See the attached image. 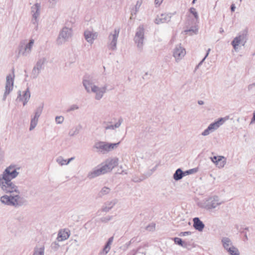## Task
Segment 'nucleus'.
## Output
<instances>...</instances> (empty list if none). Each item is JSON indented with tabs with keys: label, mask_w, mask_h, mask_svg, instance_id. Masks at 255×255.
Instances as JSON below:
<instances>
[{
	"label": "nucleus",
	"mask_w": 255,
	"mask_h": 255,
	"mask_svg": "<svg viewBox=\"0 0 255 255\" xmlns=\"http://www.w3.org/2000/svg\"><path fill=\"white\" fill-rule=\"evenodd\" d=\"M18 174L15 166L12 165L7 167L0 174V189L5 193L10 194V195H4L0 198V201L2 204L18 207L25 203V200L19 195L18 187L12 181Z\"/></svg>",
	"instance_id": "obj_1"
},
{
	"label": "nucleus",
	"mask_w": 255,
	"mask_h": 255,
	"mask_svg": "<svg viewBox=\"0 0 255 255\" xmlns=\"http://www.w3.org/2000/svg\"><path fill=\"white\" fill-rule=\"evenodd\" d=\"M82 83L88 93L92 92L95 94V98L97 100H100L103 98L107 89L106 85L102 87L94 85L93 77L90 75L86 74L84 76Z\"/></svg>",
	"instance_id": "obj_2"
},
{
	"label": "nucleus",
	"mask_w": 255,
	"mask_h": 255,
	"mask_svg": "<svg viewBox=\"0 0 255 255\" xmlns=\"http://www.w3.org/2000/svg\"><path fill=\"white\" fill-rule=\"evenodd\" d=\"M217 196L210 197L205 200H204L199 203V206L207 210H211L216 208L217 206L222 204Z\"/></svg>",
	"instance_id": "obj_3"
},
{
	"label": "nucleus",
	"mask_w": 255,
	"mask_h": 255,
	"mask_svg": "<svg viewBox=\"0 0 255 255\" xmlns=\"http://www.w3.org/2000/svg\"><path fill=\"white\" fill-rule=\"evenodd\" d=\"M48 60L45 57H39L31 71V77L32 79L38 77L41 71L44 70L45 65L47 63Z\"/></svg>",
	"instance_id": "obj_4"
},
{
	"label": "nucleus",
	"mask_w": 255,
	"mask_h": 255,
	"mask_svg": "<svg viewBox=\"0 0 255 255\" xmlns=\"http://www.w3.org/2000/svg\"><path fill=\"white\" fill-rule=\"evenodd\" d=\"M119 143L120 142L112 143L104 141H99L95 143L94 147L96 149L97 152L105 154L116 148Z\"/></svg>",
	"instance_id": "obj_5"
},
{
	"label": "nucleus",
	"mask_w": 255,
	"mask_h": 255,
	"mask_svg": "<svg viewBox=\"0 0 255 255\" xmlns=\"http://www.w3.org/2000/svg\"><path fill=\"white\" fill-rule=\"evenodd\" d=\"M72 36V30L70 28L64 27L59 32L56 39V43L58 45L64 44Z\"/></svg>",
	"instance_id": "obj_6"
},
{
	"label": "nucleus",
	"mask_w": 255,
	"mask_h": 255,
	"mask_svg": "<svg viewBox=\"0 0 255 255\" xmlns=\"http://www.w3.org/2000/svg\"><path fill=\"white\" fill-rule=\"evenodd\" d=\"M228 119L229 117L227 116L224 118H219L218 120L210 124L208 128L202 132V135L203 136L209 135L211 132L217 129Z\"/></svg>",
	"instance_id": "obj_7"
},
{
	"label": "nucleus",
	"mask_w": 255,
	"mask_h": 255,
	"mask_svg": "<svg viewBox=\"0 0 255 255\" xmlns=\"http://www.w3.org/2000/svg\"><path fill=\"white\" fill-rule=\"evenodd\" d=\"M120 29L115 28L113 33H111L108 36V48L112 51L117 50V44Z\"/></svg>",
	"instance_id": "obj_8"
},
{
	"label": "nucleus",
	"mask_w": 255,
	"mask_h": 255,
	"mask_svg": "<svg viewBox=\"0 0 255 255\" xmlns=\"http://www.w3.org/2000/svg\"><path fill=\"white\" fill-rule=\"evenodd\" d=\"M144 29L143 25H139L136 29L134 41L137 45L138 48L141 50L144 40Z\"/></svg>",
	"instance_id": "obj_9"
},
{
	"label": "nucleus",
	"mask_w": 255,
	"mask_h": 255,
	"mask_svg": "<svg viewBox=\"0 0 255 255\" xmlns=\"http://www.w3.org/2000/svg\"><path fill=\"white\" fill-rule=\"evenodd\" d=\"M14 75H11L9 74L6 76V81L5 86V91L3 94L2 100L5 101L7 96L10 93V92L12 90L13 87V82H14Z\"/></svg>",
	"instance_id": "obj_10"
},
{
	"label": "nucleus",
	"mask_w": 255,
	"mask_h": 255,
	"mask_svg": "<svg viewBox=\"0 0 255 255\" xmlns=\"http://www.w3.org/2000/svg\"><path fill=\"white\" fill-rule=\"evenodd\" d=\"M41 5L40 3H36L31 6V13L32 15V23L35 25L36 28L38 26V17L40 15Z\"/></svg>",
	"instance_id": "obj_11"
},
{
	"label": "nucleus",
	"mask_w": 255,
	"mask_h": 255,
	"mask_svg": "<svg viewBox=\"0 0 255 255\" xmlns=\"http://www.w3.org/2000/svg\"><path fill=\"white\" fill-rule=\"evenodd\" d=\"M30 97V93L28 88L23 91L22 93L20 91H18V95L16 99L17 102H21L23 105L25 106Z\"/></svg>",
	"instance_id": "obj_12"
},
{
	"label": "nucleus",
	"mask_w": 255,
	"mask_h": 255,
	"mask_svg": "<svg viewBox=\"0 0 255 255\" xmlns=\"http://www.w3.org/2000/svg\"><path fill=\"white\" fill-rule=\"evenodd\" d=\"M123 120L122 118L118 119H112L109 123L106 124L104 128L106 130L112 129L114 130L120 127Z\"/></svg>",
	"instance_id": "obj_13"
},
{
	"label": "nucleus",
	"mask_w": 255,
	"mask_h": 255,
	"mask_svg": "<svg viewBox=\"0 0 255 255\" xmlns=\"http://www.w3.org/2000/svg\"><path fill=\"white\" fill-rule=\"evenodd\" d=\"M118 161L119 160L117 158L106 160L105 164L102 165L106 170V173L111 171L114 167L117 166L118 164Z\"/></svg>",
	"instance_id": "obj_14"
},
{
	"label": "nucleus",
	"mask_w": 255,
	"mask_h": 255,
	"mask_svg": "<svg viewBox=\"0 0 255 255\" xmlns=\"http://www.w3.org/2000/svg\"><path fill=\"white\" fill-rule=\"evenodd\" d=\"M186 51L185 48L181 46V44L177 45L173 50V56L175 58L176 61L180 60L185 55Z\"/></svg>",
	"instance_id": "obj_15"
},
{
	"label": "nucleus",
	"mask_w": 255,
	"mask_h": 255,
	"mask_svg": "<svg viewBox=\"0 0 255 255\" xmlns=\"http://www.w3.org/2000/svg\"><path fill=\"white\" fill-rule=\"evenodd\" d=\"M98 35L97 32L91 31L89 30H86L84 32L85 40L91 45H92L94 43V40L97 39Z\"/></svg>",
	"instance_id": "obj_16"
},
{
	"label": "nucleus",
	"mask_w": 255,
	"mask_h": 255,
	"mask_svg": "<svg viewBox=\"0 0 255 255\" xmlns=\"http://www.w3.org/2000/svg\"><path fill=\"white\" fill-rule=\"evenodd\" d=\"M105 169L103 167L102 165L98 166L94 168L92 171L90 172L88 174V177L90 179L95 178L100 175L106 173Z\"/></svg>",
	"instance_id": "obj_17"
},
{
	"label": "nucleus",
	"mask_w": 255,
	"mask_h": 255,
	"mask_svg": "<svg viewBox=\"0 0 255 255\" xmlns=\"http://www.w3.org/2000/svg\"><path fill=\"white\" fill-rule=\"evenodd\" d=\"M171 18V14H161L157 16L154 20V22L157 24L163 23L169 21Z\"/></svg>",
	"instance_id": "obj_18"
},
{
	"label": "nucleus",
	"mask_w": 255,
	"mask_h": 255,
	"mask_svg": "<svg viewBox=\"0 0 255 255\" xmlns=\"http://www.w3.org/2000/svg\"><path fill=\"white\" fill-rule=\"evenodd\" d=\"M34 41L33 39H31L29 40V42L26 44L24 47V50L22 51L21 47H19V53H21L22 55L23 56H27L31 52L32 47L34 44Z\"/></svg>",
	"instance_id": "obj_19"
},
{
	"label": "nucleus",
	"mask_w": 255,
	"mask_h": 255,
	"mask_svg": "<svg viewBox=\"0 0 255 255\" xmlns=\"http://www.w3.org/2000/svg\"><path fill=\"white\" fill-rule=\"evenodd\" d=\"M193 221L194 228L198 231H202L205 227V225L203 222L201 221L198 217L193 218Z\"/></svg>",
	"instance_id": "obj_20"
},
{
	"label": "nucleus",
	"mask_w": 255,
	"mask_h": 255,
	"mask_svg": "<svg viewBox=\"0 0 255 255\" xmlns=\"http://www.w3.org/2000/svg\"><path fill=\"white\" fill-rule=\"evenodd\" d=\"M70 236L68 230L64 229L59 231L57 240L58 242H62L67 239Z\"/></svg>",
	"instance_id": "obj_21"
},
{
	"label": "nucleus",
	"mask_w": 255,
	"mask_h": 255,
	"mask_svg": "<svg viewBox=\"0 0 255 255\" xmlns=\"http://www.w3.org/2000/svg\"><path fill=\"white\" fill-rule=\"evenodd\" d=\"M118 200L116 199L106 202L103 205L102 210L105 212H109L117 204Z\"/></svg>",
	"instance_id": "obj_22"
},
{
	"label": "nucleus",
	"mask_w": 255,
	"mask_h": 255,
	"mask_svg": "<svg viewBox=\"0 0 255 255\" xmlns=\"http://www.w3.org/2000/svg\"><path fill=\"white\" fill-rule=\"evenodd\" d=\"M40 114L39 113H36L35 115L31 118L30 121V125L29 127V130L31 131L34 129L37 126Z\"/></svg>",
	"instance_id": "obj_23"
},
{
	"label": "nucleus",
	"mask_w": 255,
	"mask_h": 255,
	"mask_svg": "<svg viewBox=\"0 0 255 255\" xmlns=\"http://www.w3.org/2000/svg\"><path fill=\"white\" fill-rule=\"evenodd\" d=\"M248 30L245 29L240 32L238 37L241 40V42H243V45L247 42L248 40Z\"/></svg>",
	"instance_id": "obj_24"
},
{
	"label": "nucleus",
	"mask_w": 255,
	"mask_h": 255,
	"mask_svg": "<svg viewBox=\"0 0 255 255\" xmlns=\"http://www.w3.org/2000/svg\"><path fill=\"white\" fill-rule=\"evenodd\" d=\"M226 163V159L223 156H218L217 160L215 161L216 165L219 168H223Z\"/></svg>",
	"instance_id": "obj_25"
},
{
	"label": "nucleus",
	"mask_w": 255,
	"mask_h": 255,
	"mask_svg": "<svg viewBox=\"0 0 255 255\" xmlns=\"http://www.w3.org/2000/svg\"><path fill=\"white\" fill-rule=\"evenodd\" d=\"M223 246L226 250H228L231 247H234L231 240L227 237H223L221 240Z\"/></svg>",
	"instance_id": "obj_26"
},
{
	"label": "nucleus",
	"mask_w": 255,
	"mask_h": 255,
	"mask_svg": "<svg viewBox=\"0 0 255 255\" xmlns=\"http://www.w3.org/2000/svg\"><path fill=\"white\" fill-rule=\"evenodd\" d=\"M185 176V173L180 168H178L173 174V178L175 180L178 181Z\"/></svg>",
	"instance_id": "obj_27"
},
{
	"label": "nucleus",
	"mask_w": 255,
	"mask_h": 255,
	"mask_svg": "<svg viewBox=\"0 0 255 255\" xmlns=\"http://www.w3.org/2000/svg\"><path fill=\"white\" fill-rule=\"evenodd\" d=\"M142 1L140 0H137L134 7L131 10V17L134 15H136V13L138 11L139 8L141 5Z\"/></svg>",
	"instance_id": "obj_28"
},
{
	"label": "nucleus",
	"mask_w": 255,
	"mask_h": 255,
	"mask_svg": "<svg viewBox=\"0 0 255 255\" xmlns=\"http://www.w3.org/2000/svg\"><path fill=\"white\" fill-rule=\"evenodd\" d=\"M111 191V189L107 187H103L98 193V196L100 197H102L105 195L108 194Z\"/></svg>",
	"instance_id": "obj_29"
},
{
	"label": "nucleus",
	"mask_w": 255,
	"mask_h": 255,
	"mask_svg": "<svg viewBox=\"0 0 255 255\" xmlns=\"http://www.w3.org/2000/svg\"><path fill=\"white\" fill-rule=\"evenodd\" d=\"M174 241L175 244H176L183 248H186L187 246V243L182 241V239L179 238H177V237L174 238Z\"/></svg>",
	"instance_id": "obj_30"
},
{
	"label": "nucleus",
	"mask_w": 255,
	"mask_h": 255,
	"mask_svg": "<svg viewBox=\"0 0 255 255\" xmlns=\"http://www.w3.org/2000/svg\"><path fill=\"white\" fill-rule=\"evenodd\" d=\"M230 255H240L238 249L235 247H231L227 251Z\"/></svg>",
	"instance_id": "obj_31"
},
{
	"label": "nucleus",
	"mask_w": 255,
	"mask_h": 255,
	"mask_svg": "<svg viewBox=\"0 0 255 255\" xmlns=\"http://www.w3.org/2000/svg\"><path fill=\"white\" fill-rule=\"evenodd\" d=\"M56 162L61 166L68 164L67 160L64 159L62 156H59L56 159Z\"/></svg>",
	"instance_id": "obj_32"
},
{
	"label": "nucleus",
	"mask_w": 255,
	"mask_h": 255,
	"mask_svg": "<svg viewBox=\"0 0 255 255\" xmlns=\"http://www.w3.org/2000/svg\"><path fill=\"white\" fill-rule=\"evenodd\" d=\"M32 255H44V247L39 248L35 249Z\"/></svg>",
	"instance_id": "obj_33"
},
{
	"label": "nucleus",
	"mask_w": 255,
	"mask_h": 255,
	"mask_svg": "<svg viewBox=\"0 0 255 255\" xmlns=\"http://www.w3.org/2000/svg\"><path fill=\"white\" fill-rule=\"evenodd\" d=\"M241 42V40L238 37V36H236L232 41L231 44L234 48L236 49Z\"/></svg>",
	"instance_id": "obj_34"
},
{
	"label": "nucleus",
	"mask_w": 255,
	"mask_h": 255,
	"mask_svg": "<svg viewBox=\"0 0 255 255\" xmlns=\"http://www.w3.org/2000/svg\"><path fill=\"white\" fill-rule=\"evenodd\" d=\"M189 11L191 14H192L194 15L195 18L196 20L198 19L199 16L196 9L194 7H191L189 9Z\"/></svg>",
	"instance_id": "obj_35"
},
{
	"label": "nucleus",
	"mask_w": 255,
	"mask_h": 255,
	"mask_svg": "<svg viewBox=\"0 0 255 255\" xmlns=\"http://www.w3.org/2000/svg\"><path fill=\"white\" fill-rule=\"evenodd\" d=\"M198 169L197 168H194L186 170V171L184 172L185 175L195 173L198 171Z\"/></svg>",
	"instance_id": "obj_36"
},
{
	"label": "nucleus",
	"mask_w": 255,
	"mask_h": 255,
	"mask_svg": "<svg viewBox=\"0 0 255 255\" xmlns=\"http://www.w3.org/2000/svg\"><path fill=\"white\" fill-rule=\"evenodd\" d=\"M113 217L112 216H107L106 217H104L101 218V221L103 222L106 223L111 220L113 219Z\"/></svg>",
	"instance_id": "obj_37"
},
{
	"label": "nucleus",
	"mask_w": 255,
	"mask_h": 255,
	"mask_svg": "<svg viewBox=\"0 0 255 255\" xmlns=\"http://www.w3.org/2000/svg\"><path fill=\"white\" fill-rule=\"evenodd\" d=\"M64 121V118L62 116H57L55 118V121L57 124H60L62 123Z\"/></svg>",
	"instance_id": "obj_38"
},
{
	"label": "nucleus",
	"mask_w": 255,
	"mask_h": 255,
	"mask_svg": "<svg viewBox=\"0 0 255 255\" xmlns=\"http://www.w3.org/2000/svg\"><path fill=\"white\" fill-rule=\"evenodd\" d=\"M210 51V49H208L205 57L203 58V59L199 62L198 65L196 66V68H198L199 66H200L201 65H202V63L204 62V61L205 60V59L208 56Z\"/></svg>",
	"instance_id": "obj_39"
},
{
	"label": "nucleus",
	"mask_w": 255,
	"mask_h": 255,
	"mask_svg": "<svg viewBox=\"0 0 255 255\" xmlns=\"http://www.w3.org/2000/svg\"><path fill=\"white\" fill-rule=\"evenodd\" d=\"M79 108L78 106L76 105H73L71 106L69 108V109L67 110V112H71L72 111H74L76 110H78Z\"/></svg>",
	"instance_id": "obj_40"
},
{
	"label": "nucleus",
	"mask_w": 255,
	"mask_h": 255,
	"mask_svg": "<svg viewBox=\"0 0 255 255\" xmlns=\"http://www.w3.org/2000/svg\"><path fill=\"white\" fill-rule=\"evenodd\" d=\"M110 249H111V247L109 246H108L106 244V245L105 246V247L103 250V252H104L105 253V254H107L110 251Z\"/></svg>",
	"instance_id": "obj_41"
},
{
	"label": "nucleus",
	"mask_w": 255,
	"mask_h": 255,
	"mask_svg": "<svg viewBox=\"0 0 255 255\" xmlns=\"http://www.w3.org/2000/svg\"><path fill=\"white\" fill-rule=\"evenodd\" d=\"M154 229H155V225L154 224L149 225L146 227V230L149 231H152L154 230Z\"/></svg>",
	"instance_id": "obj_42"
},
{
	"label": "nucleus",
	"mask_w": 255,
	"mask_h": 255,
	"mask_svg": "<svg viewBox=\"0 0 255 255\" xmlns=\"http://www.w3.org/2000/svg\"><path fill=\"white\" fill-rule=\"evenodd\" d=\"M191 234H192V233L190 231L183 232H181L179 234V236H186L190 235Z\"/></svg>",
	"instance_id": "obj_43"
},
{
	"label": "nucleus",
	"mask_w": 255,
	"mask_h": 255,
	"mask_svg": "<svg viewBox=\"0 0 255 255\" xmlns=\"http://www.w3.org/2000/svg\"><path fill=\"white\" fill-rule=\"evenodd\" d=\"M113 241H114V237H110L108 239V241H107L106 245L111 247V245L112 244Z\"/></svg>",
	"instance_id": "obj_44"
},
{
	"label": "nucleus",
	"mask_w": 255,
	"mask_h": 255,
	"mask_svg": "<svg viewBox=\"0 0 255 255\" xmlns=\"http://www.w3.org/2000/svg\"><path fill=\"white\" fill-rule=\"evenodd\" d=\"M43 108V104L41 103L37 108L36 112H42Z\"/></svg>",
	"instance_id": "obj_45"
},
{
	"label": "nucleus",
	"mask_w": 255,
	"mask_h": 255,
	"mask_svg": "<svg viewBox=\"0 0 255 255\" xmlns=\"http://www.w3.org/2000/svg\"><path fill=\"white\" fill-rule=\"evenodd\" d=\"M254 87H255V83H252L251 84H250L248 87V89L249 91L252 90Z\"/></svg>",
	"instance_id": "obj_46"
},
{
	"label": "nucleus",
	"mask_w": 255,
	"mask_h": 255,
	"mask_svg": "<svg viewBox=\"0 0 255 255\" xmlns=\"http://www.w3.org/2000/svg\"><path fill=\"white\" fill-rule=\"evenodd\" d=\"M135 241V239L134 238H132L130 241H129L128 243L126 244V245L127 247H129L130 245L132 243H133Z\"/></svg>",
	"instance_id": "obj_47"
},
{
	"label": "nucleus",
	"mask_w": 255,
	"mask_h": 255,
	"mask_svg": "<svg viewBox=\"0 0 255 255\" xmlns=\"http://www.w3.org/2000/svg\"><path fill=\"white\" fill-rule=\"evenodd\" d=\"M197 31V29H194L192 28H190L189 29L185 30L184 32L186 34H187L188 32H192L193 33H196V31Z\"/></svg>",
	"instance_id": "obj_48"
},
{
	"label": "nucleus",
	"mask_w": 255,
	"mask_h": 255,
	"mask_svg": "<svg viewBox=\"0 0 255 255\" xmlns=\"http://www.w3.org/2000/svg\"><path fill=\"white\" fill-rule=\"evenodd\" d=\"M218 158V156H214L213 157H210V159L211 160V161L215 164V161L217 160V158Z\"/></svg>",
	"instance_id": "obj_49"
},
{
	"label": "nucleus",
	"mask_w": 255,
	"mask_h": 255,
	"mask_svg": "<svg viewBox=\"0 0 255 255\" xmlns=\"http://www.w3.org/2000/svg\"><path fill=\"white\" fill-rule=\"evenodd\" d=\"M163 0H155V4L160 5L163 1Z\"/></svg>",
	"instance_id": "obj_50"
},
{
	"label": "nucleus",
	"mask_w": 255,
	"mask_h": 255,
	"mask_svg": "<svg viewBox=\"0 0 255 255\" xmlns=\"http://www.w3.org/2000/svg\"><path fill=\"white\" fill-rule=\"evenodd\" d=\"M254 123H255V113H254V116L251 121L250 124H253Z\"/></svg>",
	"instance_id": "obj_51"
},
{
	"label": "nucleus",
	"mask_w": 255,
	"mask_h": 255,
	"mask_svg": "<svg viewBox=\"0 0 255 255\" xmlns=\"http://www.w3.org/2000/svg\"><path fill=\"white\" fill-rule=\"evenodd\" d=\"M235 8H236V6L234 4H232L231 5V10L232 12H234L235 10Z\"/></svg>",
	"instance_id": "obj_52"
},
{
	"label": "nucleus",
	"mask_w": 255,
	"mask_h": 255,
	"mask_svg": "<svg viewBox=\"0 0 255 255\" xmlns=\"http://www.w3.org/2000/svg\"><path fill=\"white\" fill-rule=\"evenodd\" d=\"M49 2L52 5L56 3L57 0H48Z\"/></svg>",
	"instance_id": "obj_53"
},
{
	"label": "nucleus",
	"mask_w": 255,
	"mask_h": 255,
	"mask_svg": "<svg viewBox=\"0 0 255 255\" xmlns=\"http://www.w3.org/2000/svg\"><path fill=\"white\" fill-rule=\"evenodd\" d=\"M74 159H75L74 157H71L69 159H68L67 160L68 163L69 164L70 163V162H71V161L73 160Z\"/></svg>",
	"instance_id": "obj_54"
},
{
	"label": "nucleus",
	"mask_w": 255,
	"mask_h": 255,
	"mask_svg": "<svg viewBox=\"0 0 255 255\" xmlns=\"http://www.w3.org/2000/svg\"><path fill=\"white\" fill-rule=\"evenodd\" d=\"M198 103L199 105H202L204 104V101H203L202 100H199V101H198Z\"/></svg>",
	"instance_id": "obj_55"
},
{
	"label": "nucleus",
	"mask_w": 255,
	"mask_h": 255,
	"mask_svg": "<svg viewBox=\"0 0 255 255\" xmlns=\"http://www.w3.org/2000/svg\"><path fill=\"white\" fill-rule=\"evenodd\" d=\"M244 236H245V239H246V240H248V236H247V233H245Z\"/></svg>",
	"instance_id": "obj_56"
},
{
	"label": "nucleus",
	"mask_w": 255,
	"mask_h": 255,
	"mask_svg": "<svg viewBox=\"0 0 255 255\" xmlns=\"http://www.w3.org/2000/svg\"><path fill=\"white\" fill-rule=\"evenodd\" d=\"M157 166H155L152 170V171H155L156 169Z\"/></svg>",
	"instance_id": "obj_57"
},
{
	"label": "nucleus",
	"mask_w": 255,
	"mask_h": 255,
	"mask_svg": "<svg viewBox=\"0 0 255 255\" xmlns=\"http://www.w3.org/2000/svg\"><path fill=\"white\" fill-rule=\"evenodd\" d=\"M132 252H133V255H135L136 253V252L134 251V250H133Z\"/></svg>",
	"instance_id": "obj_58"
},
{
	"label": "nucleus",
	"mask_w": 255,
	"mask_h": 255,
	"mask_svg": "<svg viewBox=\"0 0 255 255\" xmlns=\"http://www.w3.org/2000/svg\"><path fill=\"white\" fill-rule=\"evenodd\" d=\"M220 32H224V30H223V29L222 28H220Z\"/></svg>",
	"instance_id": "obj_59"
},
{
	"label": "nucleus",
	"mask_w": 255,
	"mask_h": 255,
	"mask_svg": "<svg viewBox=\"0 0 255 255\" xmlns=\"http://www.w3.org/2000/svg\"><path fill=\"white\" fill-rule=\"evenodd\" d=\"M197 0H193L192 3H194Z\"/></svg>",
	"instance_id": "obj_60"
},
{
	"label": "nucleus",
	"mask_w": 255,
	"mask_h": 255,
	"mask_svg": "<svg viewBox=\"0 0 255 255\" xmlns=\"http://www.w3.org/2000/svg\"><path fill=\"white\" fill-rule=\"evenodd\" d=\"M245 229L246 230H248V228H246Z\"/></svg>",
	"instance_id": "obj_61"
}]
</instances>
